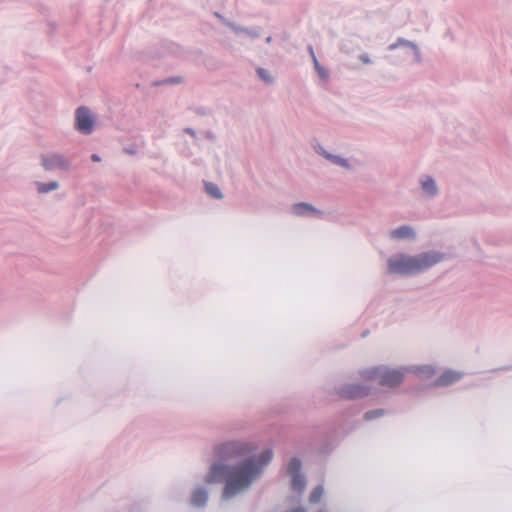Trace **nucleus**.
<instances>
[{
  "label": "nucleus",
  "instance_id": "1",
  "mask_svg": "<svg viewBox=\"0 0 512 512\" xmlns=\"http://www.w3.org/2000/svg\"><path fill=\"white\" fill-rule=\"evenodd\" d=\"M253 447L244 442H228L220 445L216 454L225 463L214 464L207 475V482L225 481L223 497L234 496L248 488L260 475L263 467L272 459V451L265 450L258 457L252 455Z\"/></svg>",
  "mask_w": 512,
  "mask_h": 512
},
{
  "label": "nucleus",
  "instance_id": "2",
  "mask_svg": "<svg viewBox=\"0 0 512 512\" xmlns=\"http://www.w3.org/2000/svg\"><path fill=\"white\" fill-rule=\"evenodd\" d=\"M443 259L439 253H422L417 256L398 255L388 262L389 272L401 275L413 274L437 264Z\"/></svg>",
  "mask_w": 512,
  "mask_h": 512
},
{
  "label": "nucleus",
  "instance_id": "3",
  "mask_svg": "<svg viewBox=\"0 0 512 512\" xmlns=\"http://www.w3.org/2000/svg\"><path fill=\"white\" fill-rule=\"evenodd\" d=\"M372 377L379 378V383L383 386L395 387L402 383L404 374L399 370H388L379 374L377 369L372 372Z\"/></svg>",
  "mask_w": 512,
  "mask_h": 512
},
{
  "label": "nucleus",
  "instance_id": "4",
  "mask_svg": "<svg viewBox=\"0 0 512 512\" xmlns=\"http://www.w3.org/2000/svg\"><path fill=\"white\" fill-rule=\"evenodd\" d=\"M93 123V117L87 108L79 107L76 110V128L79 132L90 134L93 129Z\"/></svg>",
  "mask_w": 512,
  "mask_h": 512
},
{
  "label": "nucleus",
  "instance_id": "5",
  "mask_svg": "<svg viewBox=\"0 0 512 512\" xmlns=\"http://www.w3.org/2000/svg\"><path fill=\"white\" fill-rule=\"evenodd\" d=\"M42 161L45 169L47 170H52L56 168L65 169L67 167V161L61 155H52L50 157H45Z\"/></svg>",
  "mask_w": 512,
  "mask_h": 512
},
{
  "label": "nucleus",
  "instance_id": "6",
  "mask_svg": "<svg viewBox=\"0 0 512 512\" xmlns=\"http://www.w3.org/2000/svg\"><path fill=\"white\" fill-rule=\"evenodd\" d=\"M339 394L344 398H357L366 395L367 391L361 386L347 385L340 389Z\"/></svg>",
  "mask_w": 512,
  "mask_h": 512
},
{
  "label": "nucleus",
  "instance_id": "7",
  "mask_svg": "<svg viewBox=\"0 0 512 512\" xmlns=\"http://www.w3.org/2000/svg\"><path fill=\"white\" fill-rule=\"evenodd\" d=\"M461 378V375L454 371H445L438 379L437 385L447 386L453 384Z\"/></svg>",
  "mask_w": 512,
  "mask_h": 512
},
{
  "label": "nucleus",
  "instance_id": "8",
  "mask_svg": "<svg viewBox=\"0 0 512 512\" xmlns=\"http://www.w3.org/2000/svg\"><path fill=\"white\" fill-rule=\"evenodd\" d=\"M414 230L409 226H402L397 229H394L390 232V236L393 239H406L414 237Z\"/></svg>",
  "mask_w": 512,
  "mask_h": 512
},
{
  "label": "nucleus",
  "instance_id": "9",
  "mask_svg": "<svg viewBox=\"0 0 512 512\" xmlns=\"http://www.w3.org/2000/svg\"><path fill=\"white\" fill-rule=\"evenodd\" d=\"M207 501V492L204 489H197L193 492L191 497L192 505L196 507L203 506Z\"/></svg>",
  "mask_w": 512,
  "mask_h": 512
},
{
  "label": "nucleus",
  "instance_id": "10",
  "mask_svg": "<svg viewBox=\"0 0 512 512\" xmlns=\"http://www.w3.org/2000/svg\"><path fill=\"white\" fill-rule=\"evenodd\" d=\"M293 211L296 215L302 216L308 212H317L314 207L307 203H297L293 206Z\"/></svg>",
  "mask_w": 512,
  "mask_h": 512
},
{
  "label": "nucleus",
  "instance_id": "11",
  "mask_svg": "<svg viewBox=\"0 0 512 512\" xmlns=\"http://www.w3.org/2000/svg\"><path fill=\"white\" fill-rule=\"evenodd\" d=\"M291 476H292V480H291L292 488L296 491L301 492L305 487V481H304L303 477L300 474H293Z\"/></svg>",
  "mask_w": 512,
  "mask_h": 512
},
{
  "label": "nucleus",
  "instance_id": "12",
  "mask_svg": "<svg viewBox=\"0 0 512 512\" xmlns=\"http://www.w3.org/2000/svg\"><path fill=\"white\" fill-rule=\"evenodd\" d=\"M205 188H206V192L209 195H211L212 197L217 198V199L222 198V194L217 185H215L213 183H206Z\"/></svg>",
  "mask_w": 512,
  "mask_h": 512
},
{
  "label": "nucleus",
  "instance_id": "13",
  "mask_svg": "<svg viewBox=\"0 0 512 512\" xmlns=\"http://www.w3.org/2000/svg\"><path fill=\"white\" fill-rule=\"evenodd\" d=\"M300 468H301V462L299 459L297 458H293L291 459V461L289 462V465H288V473L290 475H293V474H299V471H300Z\"/></svg>",
  "mask_w": 512,
  "mask_h": 512
},
{
  "label": "nucleus",
  "instance_id": "14",
  "mask_svg": "<svg viewBox=\"0 0 512 512\" xmlns=\"http://www.w3.org/2000/svg\"><path fill=\"white\" fill-rule=\"evenodd\" d=\"M58 188V183L52 181L50 183H38V191L40 193H47L49 191L55 190Z\"/></svg>",
  "mask_w": 512,
  "mask_h": 512
},
{
  "label": "nucleus",
  "instance_id": "15",
  "mask_svg": "<svg viewBox=\"0 0 512 512\" xmlns=\"http://www.w3.org/2000/svg\"><path fill=\"white\" fill-rule=\"evenodd\" d=\"M423 190L426 191L428 194H434L436 192V185L432 178H427L425 181L422 182Z\"/></svg>",
  "mask_w": 512,
  "mask_h": 512
},
{
  "label": "nucleus",
  "instance_id": "16",
  "mask_svg": "<svg viewBox=\"0 0 512 512\" xmlns=\"http://www.w3.org/2000/svg\"><path fill=\"white\" fill-rule=\"evenodd\" d=\"M322 495H323V487L317 486L311 492L310 497H309V501L311 503H317L322 498Z\"/></svg>",
  "mask_w": 512,
  "mask_h": 512
},
{
  "label": "nucleus",
  "instance_id": "17",
  "mask_svg": "<svg viewBox=\"0 0 512 512\" xmlns=\"http://www.w3.org/2000/svg\"><path fill=\"white\" fill-rule=\"evenodd\" d=\"M328 159L332 160L335 164H338V165H341L345 168H348L349 167V164L347 162L346 159H343L341 157H338V156H334V155H331V154H326L325 155Z\"/></svg>",
  "mask_w": 512,
  "mask_h": 512
},
{
  "label": "nucleus",
  "instance_id": "18",
  "mask_svg": "<svg viewBox=\"0 0 512 512\" xmlns=\"http://www.w3.org/2000/svg\"><path fill=\"white\" fill-rule=\"evenodd\" d=\"M383 414H384V410H382V409L372 410V411L366 412L364 418L366 420H371L373 418L382 416Z\"/></svg>",
  "mask_w": 512,
  "mask_h": 512
},
{
  "label": "nucleus",
  "instance_id": "19",
  "mask_svg": "<svg viewBox=\"0 0 512 512\" xmlns=\"http://www.w3.org/2000/svg\"><path fill=\"white\" fill-rule=\"evenodd\" d=\"M313 61H314V65H315V69L316 71L318 72L319 76L322 78V79H326L328 74L327 72L320 66L319 62L317 61L315 55L313 54Z\"/></svg>",
  "mask_w": 512,
  "mask_h": 512
},
{
  "label": "nucleus",
  "instance_id": "20",
  "mask_svg": "<svg viewBox=\"0 0 512 512\" xmlns=\"http://www.w3.org/2000/svg\"><path fill=\"white\" fill-rule=\"evenodd\" d=\"M258 74H259V76H260L263 80H265V81H269V80H270V78H269V77H268V75H267V72H266L264 69H259V70H258Z\"/></svg>",
  "mask_w": 512,
  "mask_h": 512
},
{
  "label": "nucleus",
  "instance_id": "21",
  "mask_svg": "<svg viewBox=\"0 0 512 512\" xmlns=\"http://www.w3.org/2000/svg\"><path fill=\"white\" fill-rule=\"evenodd\" d=\"M91 158H92V160H93L94 162H98V161H100L99 156H98V155H96V154H93Z\"/></svg>",
  "mask_w": 512,
  "mask_h": 512
},
{
  "label": "nucleus",
  "instance_id": "22",
  "mask_svg": "<svg viewBox=\"0 0 512 512\" xmlns=\"http://www.w3.org/2000/svg\"><path fill=\"white\" fill-rule=\"evenodd\" d=\"M361 61L364 62V63H369L370 60L366 57V56H361Z\"/></svg>",
  "mask_w": 512,
  "mask_h": 512
}]
</instances>
